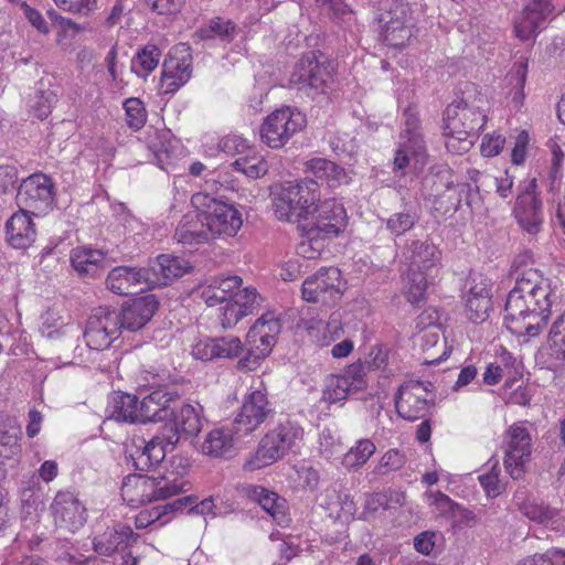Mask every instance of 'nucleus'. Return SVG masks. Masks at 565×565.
<instances>
[{"instance_id":"nucleus-24","label":"nucleus","mask_w":565,"mask_h":565,"mask_svg":"<svg viewBox=\"0 0 565 565\" xmlns=\"http://www.w3.org/2000/svg\"><path fill=\"white\" fill-rule=\"evenodd\" d=\"M51 511L56 526L75 532L86 522V509L72 492H58Z\"/></svg>"},{"instance_id":"nucleus-64","label":"nucleus","mask_w":565,"mask_h":565,"mask_svg":"<svg viewBox=\"0 0 565 565\" xmlns=\"http://www.w3.org/2000/svg\"><path fill=\"white\" fill-rule=\"evenodd\" d=\"M526 72H527V64L526 63H519L515 65L514 68V79H515V93L513 95V102L516 106H521L524 95H523V87L525 84L526 78Z\"/></svg>"},{"instance_id":"nucleus-44","label":"nucleus","mask_w":565,"mask_h":565,"mask_svg":"<svg viewBox=\"0 0 565 565\" xmlns=\"http://www.w3.org/2000/svg\"><path fill=\"white\" fill-rule=\"evenodd\" d=\"M232 167L250 179L265 175L269 169L265 158L253 149H249L246 154L238 157L232 162Z\"/></svg>"},{"instance_id":"nucleus-45","label":"nucleus","mask_w":565,"mask_h":565,"mask_svg":"<svg viewBox=\"0 0 565 565\" xmlns=\"http://www.w3.org/2000/svg\"><path fill=\"white\" fill-rule=\"evenodd\" d=\"M524 515L539 524L553 530H559L563 526V518L556 509L543 503H530L524 507Z\"/></svg>"},{"instance_id":"nucleus-42","label":"nucleus","mask_w":565,"mask_h":565,"mask_svg":"<svg viewBox=\"0 0 565 565\" xmlns=\"http://www.w3.org/2000/svg\"><path fill=\"white\" fill-rule=\"evenodd\" d=\"M174 237L182 244H196L211 238L210 232L206 227H202V217L198 215L188 214L183 216L179 223Z\"/></svg>"},{"instance_id":"nucleus-31","label":"nucleus","mask_w":565,"mask_h":565,"mask_svg":"<svg viewBox=\"0 0 565 565\" xmlns=\"http://www.w3.org/2000/svg\"><path fill=\"white\" fill-rule=\"evenodd\" d=\"M7 239L13 248L25 249L35 241V225L29 212L20 210L6 225Z\"/></svg>"},{"instance_id":"nucleus-35","label":"nucleus","mask_w":565,"mask_h":565,"mask_svg":"<svg viewBox=\"0 0 565 565\" xmlns=\"http://www.w3.org/2000/svg\"><path fill=\"white\" fill-rule=\"evenodd\" d=\"M190 264L182 257L162 254L147 269H150L157 278V287L167 286L173 279L179 278L190 270Z\"/></svg>"},{"instance_id":"nucleus-59","label":"nucleus","mask_w":565,"mask_h":565,"mask_svg":"<svg viewBox=\"0 0 565 565\" xmlns=\"http://www.w3.org/2000/svg\"><path fill=\"white\" fill-rule=\"evenodd\" d=\"M405 463V457L396 449L386 451L381 458L379 471L385 473L387 471L398 470Z\"/></svg>"},{"instance_id":"nucleus-9","label":"nucleus","mask_w":565,"mask_h":565,"mask_svg":"<svg viewBox=\"0 0 565 565\" xmlns=\"http://www.w3.org/2000/svg\"><path fill=\"white\" fill-rule=\"evenodd\" d=\"M384 42L394 47H403L413 35V17L408 3L390 1L379 17Z\"/></svg>"},{"instance_id":"nucleus-22","label":"nucleus","mask_w":565,"mask_h":565,"mask_svg":"<svg viewBox=\"0 0 565 565\" xmlns=\"http://www.w3.org/2000/svg\"><path fill=\"white\" fill-rule=\"evenodd\" d=\"M273 414L267 393L254 388L244 399L239 413L233 424L244 437L255 431Z\"/></svg>"},{"instance_id":"nucleus-60","label":"nucleus","mask_w":565,"mask_h":565,"mask_svg":"<svg viewBox=\"0 0 565 565\" xmlns=\"http://www.w3.org/2000/svg\"><path fill=\"white\" fill-rule=\"evenodd\" d=\"M457 191L460 195L465 196V202L471 211H478L482 206L480 196V186L470 184H459Z\"/></svg>"},{"instance_id":"nucleus-36","label":"nucleus","mask_w":565,"mask_h":565,"mask_svg":"<svg viewBox=\"0 0 565 565\" xmlns=\"http://www.w3.org/2000/svg\"><path fill=\"white\" fill-rule=\"evenodd\" d=\"M241 284L238 276L215 277L202 286L201 297L209 307H214L231 301Z\"/></svg>"},{"instance_id":"nucleus-12","label":"nucleus","mask_w":565,"mask_h":565,"mask_svg":"<svg viewBox=\"0 0 565 565\" xmlns=\"http://www.w3.org/2000/svg\"><path fill=\"white\" fill-rule=\"evenodd\" d=\"M118 311L99 307L88 318L84 338L86 344L97 351L105 350L118 339L121 329Z\"/></svg>"},{"instance_id":"nucleus-43","label":"nucleus","mask_w":565,"mask_h":565,"mask_svg":"<svg viewBox=\"0 0 565 565\" xmlns=\"http://www.w3.org/2000/svg\"><path fill=\"white\" fill-rule=\"evenodd\" d=\"M109 418L116 422L137 423L138 397L131 394H115L108 406Z\"/></svg>"},{"instance_id":"nucleus-57","label":"nucleus","mask_w":565,"mask_h":565,"mask_svg":"<svg viewBox=\"0 0 565 565\" xmlns=\"http://www.w3.org/2000/svg\"><path fill=\"white\" fill-rule=\"evenodd\" d=\"M221 308L220 322L224 329L233 328L246 315L232 300Z\"/></svg>"},{"instance_id":"nucleus-63","label":"nucleus","mask_w":565,"mask_h":565,"mask_svg":"<svg viewBox=\"0 0 565 565\" xmlns=\"http://www.w3.org/2000/svg\"><path fill=\"white\" fill-rule=\"evenodd\" d=\"M504 142L505 139L501 135L486 136L480 147L481 153L484 157L497 156L503 149Z\"/></svg>"},{"instance_id":"nucleus-13","label":"nucleus","mask_w":565,"mask_h":565,"mask_svg":"<svg viewBox=\"0 0 565 565\" xmlns=\"http://www.w3.org/2000/svg\"><path fill=\"white\" fill-rule=\"evenodd\" d=\"M330 81L329 65L320 62L315 53L303 55L290 75L291 85L312 96L326 93Z\"/></svg>"},{"instance_id":"nucleus-5","label":"nucleus","mask_w":565,"mask_h":565,"mask_svg":"<svg viewBox=\"0 0 565 565\" xmlns=\"http://www.w3.org/2000/svg\"><path fill=\"white\" fill-rule=\"evenodd\" d=\"M216 180L210 178L205 181V190H213ZM191 204L202 217V227H206L211 237L234 236L243 225L239 211L225 201H222L206 191L192 195Z\"/></svg>"},{"instance_id":"nucleus-11","label":"nucleus","mask_w":565,"mask_h":565,"mask_svg":"<svg viewBox=\"0 0 565 565\" xmlns=\"http://www.w3.org/2000/svg\"><path fill=\"white\" fill-rule=\"evenodd\" d=\"M532 454V436L525 423L511 425L505 436L504 467L513 479L523 477Z\"/></svg>"},{"instance_id":"nucleus-16","label":"nucleus","mask_w":565,"mask_h":565,"mask_svg":"<svg viewBox=\"0 0 565 565\" xmlns=\"http://www.w3.org/2000/svg\"><path fill=\"white\" fill-rule=\"evenodd\" d=\"M280 330V318L274 311H268L258 318L247 333L249 345L247 361L253 359L252 362L256 364L259 360L265 359L271 352Z\"/></svg>"},{"instance_id":"nucleus-10","label":"nucleus","mask_w":565,"mask_h":565,"mask_svg":"<svg viewBox=\"0 0 565 565\" xmlns=\"http://www.w3.org/2000/svg\"><path fill=\"white\" fill-rule=\"evenodd\" d=\"M343 286L340 269L321 268L302 282V297L307 302L333 305L341 299Z\"/></svg>"},{"instance_id":"nucleus-26","label":"nucleus","mask_w":565,"mask_h":565,"mask_svg":"<svg viewBox=\"0 0 565 565\" xmlns=\"http://www.w3.org/2000/svg\"><path fill=\"white\" fill-rule=\"evenodd\" d=\"M553 11L554 6L551 0H529L515 21L516 36L522 41L533 38Z\"/></svg>"},{"instance_id":"nucleus-49","label":"nucleus","mask_w":565,"mask_h":565,"mask_svg":"<svg viewBox=\"0 0 565 565\" xmlns=\"http://www.w3.org/2000/svg\"><path fill=\"white\" fill-rule=\"evenodd\" d=\"M73 329V326L64 323L62 318L51 310L42 316L41 333L47 339H57L66 335Z\"/></svg>"},{"instance_id":"nucleus-40","label":"nucleus","mask_w":565,"mask_h":565,"mask_svg":"<svg viewBox=\"0 0 565 565\" xmlns=\"http://www.w3.org/2000/svg\"><path fill=\"white\" fill-rule=\"evenodd\" d=\"M307 332L311 340L320 347H328L343 334V328L337 318L329 321L311 319L307 323Z\"/></svg>"},{"instance_id":"nucleus-4","label":"nucleus","mask_w":565,"mask_h":565,"mask_svg":"<svg viewBox=\"0 0 565 565\" xmlns=\"http://www.w3.org/2000/svg\"><path fill=\"white\" fill-rule=\"evenodd\" d=\"M406 259L405 296L411 303L417 305L424 299L430 279L438 273L441 252L428 239H416L407 245Z\"/></svg>"},{"instance_id":"nucleus-32","label":"nucleus","mask_w":565,"mask_h":565,"mask_svg":"<svg viewBox=\"0 0 565 565\" xmlns=\"http://www.w3.org/2000/svg\"><path fill=\"white\" fill-rule=\"evenodd\" d=\"M173 403L172 396L162 391L156 390L138 399L139 423L166 420L170 418V407Z\"/></svg>"},{"instance_id":"nucleus-20","label":"nucleus","mask_w":565,"mask_h":565,"mask_svg":"<svg viewBox=\"0 0 565 565\" xmlns=\"http://www.w3.org/2000/svg\"><path fill=\"white\" fill-rule=\"evenodd\" d=\"M367 386L364 366L353 363L342 373L329 376L323 390V399L329 403H342L351 394L365 390Z\"/></svg>"},{"instance_id":"nucleus-6","label":"nucleus","mask_w":565,"mask_h":565,"mask_svg":"<svg viewBox=\"0 0 565 565\" xmlns=\"http://www.w3.org/2000/svg\"><path fill=\"white\" fill-rule=\"evenodd\" d=\"M446 147L455 153H462L473 146L478 131L486 124V116L466 103H454L445 110Z\"/></svg>"},{"instance_id":"nucleus-55","label":"nucleus","mask_w":565,"mask_h":565,"mask_svg":"<svg viewBox=\"0 0 565 565\" xmlns=\"http://www.w3.org/2000/svg\"><path fill=\"white\" fill-rule=\"evenodd\" d=\"M478 479L484 492L490 498H497L504 489V484L500 479V469H498L497 463L493 465L489 472L480 475Z\"/></svg>"},{"instance_id":"nucleus-14","label":"nucleus","mask_w":565,"mask_h":565,"mask_svg":"<svg viewBox=\"0 0 565 565\" xmlns=\"http://www.w3.org/2000/svg\"><path fill=\"white\" fill-rule=\"evenodd\" d=\"M536 190L535 179L524 181L513 207V215L520 227L532 235L541 231L544 220L543 204Z\"/></svg>"},{"instance_id":"nucleus-37","label":"nucleus","mask_w":565,"mask_h":565,"mask_svg":"<svg viewBox=\"0 0 565 565\" xmlns=\"http://www.w3.org/2000/svg\"><path fill=\"white\" fill-rule=\"evenodd\" d=\"M491 308V294L486 281L475 282L466 296V313L475 323L483 322Z\"/></svg>"},{"instance_id":"nucleus-27","label":"nucleus","mask_w":565,"mask_h":565,"mask_svg":"<svg viewBox=\"0 0 565 565\" xmlns=\"http://www.w3.org/2000/svg\"><path fill=\"white\" fill-rule=\"evenodd\" d=\"M243 439L244 435L232 423L211 430L200 445V451L214 458L230 457Z\"/></svg>"},{"instance_id":"nucleus-61","label":"nucleus","mask_w":565,"mask_h":565,"mask_svg":"<svg viewBox=\"0 0 565 565\" xmlns=\"http://www.w3.org/2000/svg\"><path fill=\"white\" fill-rule=\"evenodd\" d=\"M147 4L159 14L179 12L185 0H146Z\"/></svg>"},{"instance_id":"nucleus-47","label":"nucleus","mask_w":565,"mask_h":565,"mask_svg":"<svg viewBox=\"0 0 565 565\" xmlns=\"http://www.w3.org/2000/svg\"><path fill=\"white\" fill-rule=\"evenodd\" d=\"M375 445L370 439H360L351 447L342 458V465L347 469H354L363 466L375 452Z\"/></svg>"},{"instance_id":"nucleus-56","label":"nucleus","mask_w":565,"mask_h":565,"mask_svg":"<svg viewBox=\"0 0 565 565\" xmlns=\"http://www.w3.org/2000/svg\"><path fill=\"white\" fill-rule=\"evenodd\" d=\"M62 10L74 14L88 15L97 8L96 0H53Z\"/></svg>"},{"instance_id":"nucleus-38","label":"nucleus","mask_w":565,"mask_h":565,"mask_svg":"<svg viewBox=\"0 0 565 565\" xmlns=\"http://www.w3.org/2000/svg\"><path fill=\"white\" fill-rule=\"evenodd\" d=\"M412 161L416 168L426 163V147L423 137L415 132H412L408 140H404L396 150L394 169L404 170Z\"/></svg>"},{"instance_id":"nucleus-39","label":"nucleus","mask_w":565,"mask_h":565,"mask_svg":"<svg viewBox=\"0 0 565 565\" xmlns=\"http://www.w3.org/2000/svg\"><path fill=\"white\" fill-rule=\"evenodd\" d=\"M192 497L186 495L177 499L173 502H169L163 505H157L149 510H143L136 516L135 524L138 529H146L150 524L162 520L160 525H163L170 520V518H166L168 514L183 511L185 508L192 504Z\"/></svg>"},{"instance_id":"nucleus-15","label":"nucleus","mask_w":565,"mask_h":565,"mask_svg":"<svg viewBox=\"0 0 565 565\" xmlns=\"http://www.w3.org/2000/svg\"><path fill=\"white\" fill-rule=\"evenodd\" d=\"M17 201L20 210L40 215L53 203V183L45 174L36 173L24 179L19 186Z\"/></svg>"},{"instance_id":"nucleus-48","label":"nucleus","mask_w":565,"mask_h":565,"mask_svg":"<svg viewBox=\"0 0 565 565\" xmlns=\"http://www.w3.org/2000/svg\"><path fill=\"white\" fill-rule=\"evenodd\" d=\"M454 184L452 174L449 169H439L437 172L428 173L424 179L425 188L430 189V196H441Z\"/></svg>"},{"instance_id":"nucleus-51","label":"nucleus","mask_w":565,"mask_h":565,"mask_svg":"<svg viewBox=\"0 0 565 565\" xmlns=\"http://www.w3.org/2000/svg\"><path fill=\"white\" fill-rule=\"evenodd\" d=\"M232 301L247 316L260 306L263 298L255 288L246 287L236 289Z\"/></svg>"},{"instance_id":"nucleus-50","label":"nucleus","mask_w":565,"mask_h":565,"mask_svg":"<svg viewBox=\"0 0 565 565\" xmlns=\"http://www.w3.org/2000/svg\"><path fill=\"white\" fill-rule=\"evenodd\" d=\"M417 221L418 216L412 211L397 212L386 220V230L395 236H401L412 230Z\"/></svg>"},{"instance_id":"nucleus-58","label":"nucleus","mask_w":565,"mask_h":565,"mask_svg":"<svg viewBox=\"0 0 565 565\" xmlns=\"http://www.w3.org/2000/svg\"><path fill=\"white\" fill-rule=\"evenodd\" d=\"M307 231L308 238L303 239L297 246V254L302 256L303 258L313 259L320 255L321 246L317 238L319 237L317 233L310 234L309 227H305Z\"/></svg>"},{"instance_id":"nucleus-33","label":"nucleus","mask_w":565,"mask_h":565,"mask_svg":"<svg viewBox=\"0 0 565 565\" xmlns=\"http://www.w3.org/2000/svg\"><path fill=\"white\" fill-rule=\"evenodd\" d=\"M71 265L82 278H95L104 269L105 254L95 248L78 246L71 252Z\"/></svg>"},{"instance_id":"nucleus-17","label":"nucleus","mask_w":565,"mask_h":565,"mask_svg":"<svg viewBox=\"0 0 565 565\" xmlns=\"http://www.w3.org/2000/svg\"><path fill=\"white\" fill-rule=\"evenodd\" d=\"M157 278L147 267L118 266L106 278V287L111 292L127 296L156 288Z\"/></svg>"},{"instance_id":"nucleus-28","label":"nucleus","mask_w":565,"mask_h":565,"mask_svg":"<svg viewBox=\"0 0 565 565\" xmlns=\"http://www.w3.org/2000/svg\"><path fill=\"white\" fill-rule=\"evenodd\" d=\"M158 309V302L152 295L131 300L118 312L120 329L137 331L145 327Z\"/></svg>"},{"instance_id":"nucleus-41","label":"nucleus","mask_w":565,"mask_h":565,"mask_svg":"<svg viewBox=\"0 0 565 565\" xmlns=\"http://www.w3.org/2000/svg\"><path fill=\"white\" fill-rule=\"evenodd\" d=\"M306 172L311 173L318 180L326 181L331 188L347 182L348 178L343 168L323 158H313L307 161Z\"/></svg>"},{"instance_id":"nucleus-7","label":"nucleus","mask_w":565,"mask_h":565,"mask_svg":"<svg viewBox=\"0 0 565 565\" xmlns=\"http://www.w3.org/2000/svg\"><path fill=\"white\" fill-rule=\"evenodd\" d=\"M303 436V429L296 423L285 422L267 433L260 440L256 451L255 467L269 466L281 459L296 447Z\"/></svg>"},{"instance_id":"nucleus-25","label":"nucleus","mask_w":565,"mask_h":565,"mask_svg":"<svg viewBox=\"0 0 565 565\" xmlns=\"http://www.w3.org/2000/svg\"><path fill=\"white\" fill-rule=\"evenodd\" d=\"M243 351V344L236 337L201 338L192 345V355L201 361L234 359Z\"/></svg>"},{"instance_id":"nucleus-54","label":"nucleus","mask_w":565,"mask_h":565,"mask_svg":"<svg viewBox=\"0 0 565 565\" xmlns=\"http://www.w3.org/2000/svg\"><path fill=\"white\" fill-rule=\"evenodd\" d=\"M234 32V23L222 18H215L211 20L207 28L202 30L204 38H217L226 42L233 39Z\"/></svg>"},{"instance_id":"nucleus-1","label":"nucleus","mask_w":565,"mask_h":565,"mask_svg":"<svg viewBox=\"0 0 565 565\" xmlns=\"http://www.w3.org/2000/svg\"><path fill=\"white\" fill-rule=\"evenodd\" d=\"M555 290L536 269L521 273L505 302L504 322L511 333L535 337L547 324Z\"/></svg>"},{"instance_id":"nucleus-30","label":"nucleus","mask_w":565,"mask_h":565,"mask_svg":"<svg viewBox=\"0 0 565 565\" xmlns=\"http://www.w3.org/2000/svg\"><path fill=\"white\" fill-rule=\"evenodd\" d=\"M244 494L250 500L257 502L280 526H287L289 518L286 513V501L260 486L246 484L243 487Z\"/></svg>"},{"instance_id":"nucleus-46","label":"nucleus","mask_w":565,"mask_h":565,"mask_svg":"<svg viewBox=\"0 0 565 565\" xmlns=\"http://www.w3.org/2000/svg\"><path fill=\"white\" fill-rule=\"evenodd\" d=\"M160 58V50L153 44H148L137 52L132 60L131 70L138 76L146 77L157 68Z\"/></svg>"},{"instance_id":"nucleus-19","label":"nucleus","mask_w":565,"mask_h":565,"mask_svg":"<svg viewBox=\"0 0 565 565\" xmlns=\"http://www.w3.org/2000/svg\"><path fill=\"white\" fill-rule=\"evenodd\" d=\"M347 226V212L343 205L335 199H328L315 203V211L303 224L309 227V233L318 236H337Z\"/></svg>"},{"instance_id":"nucleus-21","label":"nucleus","mask_w":565,"mask_h":565,"mask_svg":"<svg viewBox=\"0 0 565 565\" xmlns=\"http://www.w3.org/2000/svg\"><path fill=\"white\" fill-rule=\"evenodd\" d=\"M192 57L185 45L174 46L162 64L161 89L163 94H173L191 77Z\"/></svg>"},{"instance_id":"nucleus-34","label":"nucleus","mask_w":565,"mask_h":565,"mask_svg":"<svg viewBox=\"0 0 565 565\" xmlns=\"http://www.w3.org/2000/svg\"><path fill=\"white\" fill-rule=\"evenodd\" d=\"M134 540V532L129 526L116 524L96 535L93 540V546L97 554L109 556L119 548L128 546L130 541Z\"/></svg>"},{"instance_id":"nucleus-8","label":"nucleus","mask_w":565,"mask_h":565,"mask_svg":"<svg viewBox=\"0 0 565 565\" xmlns=\"http://www.w3.org/2000/svg\"><path fill=\"white\" fill-rule=\"evenodd\" d=\"M306 126L305 116L290 107L276 109L260 126V139L269 148L278 149Z\"/></svg>"},{"instance_id":"nucleus-53","label":"nucleus","mask_w":565,"mask_h":565,"mask_svg":"<svg viewBox=\"0 0 565 565\" xmlns=\"http://www.w3.org/2000/svg\"><path fill=\"white\" fill-rule=\"evenodd\" d=\"M343 450V444L337 431L323 428L319 435V451L326 458L339 455Z\"/></svg>"},{"instance_id":"nucleus-2","label":"nucleus","mask_w":565,"mask_h":565,"mask_svg":"<svg viewBox=\"0 0 565 565\" xmlns=\"http://www.w3.org/2000/svg\"><path fill=\"white\" fill-rule=\"evenodd\" d=\"M182 458L173 459L171 466L175 470L167 471L159 477L129 475L121 484V497L128 505L138 508L157 500H167L189 490V481L184 479L188 463Z\"/></svg>"},{"instance_id":"nucleus-23","label":"nucleus","mask_w":565,"mask_h":565,"mask_svg":"<svg viewBox=\"0 0 565 565\" xmlns=\"http://www.w3.org/2000/svg\"><path fill=\"white\" fill-rule=\"evenodd\" d=\"M179 437L177 434H167L164 430L161 435H156L148 443L142 441V446L130 452L132 465L137 470H149L158 466L171 450Z\"/></svg>"},{"instance_id":"nucleus-62","label":"nucleus","mask_w":565,"mask_h":565,"mask_svg":"<svg viewBox=\"0 0 565 565\" xmlns=\"http://www.w3.org/2000/svg\"><path fill=\"white\" fill-rule=\"evenodd\" d=\"M561 556V551L548 550L543 554H534L522 559L518 565H557V557Z\"/></svg>"},{"instance_id":"nucleus-29","label":"nucleus","mask_w":565,"mask_h":565,"mask_svg":"<svg viewBox=\"0 0 565 565\" xmlns=\"http://www.w3.org/2000/svg\"><path fill=\"white\" fill-rule=\"evenodd\" d=\"M171 422L166 424L163 430L167 434H177L180 438L195 436L202 428V418L199 411L190 404L170 407Z\"/></svg>"},{"instance_id":"nucleus-52","label":"nucleus","mask_w":565,"mask_h":565,"mask_svg":"<svg viewBox=\"0 0 565 565\" xmlns=\"http://www.w3.org/2000/svg\"><path fill=\"white\" fill-rule=\"evenodd\" d=\"M124 108L127 125L135 130L141 129L147 120V113L142 102L138 98H128L124 103Z\"/></svg>"},{"instance_id":"nucleus-18","label":"nucleus","mask_w":565,"mask_h":565,"mask_svg":"<svg viewBox=\"0 0 565 565\" xmlns=\"http://www.w3.org/2000/svg\"><path fill=\"white\" fill-rule=\"evenodd\" d=\"M429 382L408 381L402 384L395 395L397 414L406 420H417L424 417L429 408Z\"/></svg>"},{"instance_id":"nucleus-3","label":"nucleus","mask_w":565,"mask_h":565,"mask_svg":"<svg viewBox=\"0 0 565 565\" xmlns=\"http://www.w3.org/2000/svg\"><path fill=\"white\" fill-rule=\"evenodd\" d=\"M320 201V186L315 179L286 181L273 192V211L277 220L306 224Z\"/></svg>"}]
</instances>
